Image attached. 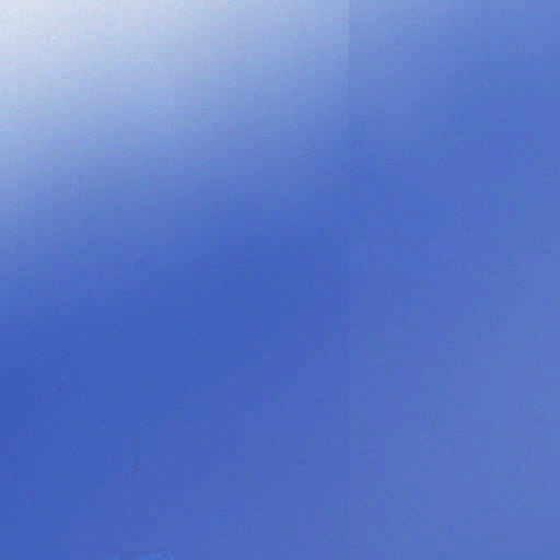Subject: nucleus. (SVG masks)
Masks as SVG:
<instances>
[{"mask_svg": "<svg viewBox=\"0 0 560 560\" xmlns=\"http://www.w3.org/2000/svg\"><path fill=\"white\" fill-rule=\"evenodd\" d=\"M9 284H139L174 287H315L350 284H432L433 282H8Z\"/></svg>", "mask_w": 560, "mask_h": 560, "instance_id": "1", "label": "nucleus"}, {"mask_svg": "<svg viewBox=\"0 0 560 560\" xmlns=\"http://www.w3.org/2000/svg\"><path fill=\"white\" fill-rule=\"evenodd\" d=\"M93 280H421L420 278H316V277H190V278H93Z\"/></svg>", "mask_w": 560, "mask_h": 560, "instance_id": "2", "label": "nucleus"}, {"mask_svg": "<svg viewBox=\"0 0 560 560\" xmlns=\"http://www.w3.org/2000/svg\"><path fill=\"white\" fill-rule=\"evenodd\" d=\"M0 280H10L9 278H0ZM16 280H38L37 278H18ZM50 280H56L51 278ZM67 280H93V278H68Z\"/></svg>", "mask_w": 560, "mask_h": 560, "instance_id": "3", "label": "nucleus"}]
</instances>
